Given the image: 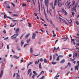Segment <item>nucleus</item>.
I'll return each instance as SVG.
<instances>
[{
	"mask_svg": "<svg viewBox=\"0 0 79 79\" xmlns=\"http://www.w3.org/2000/svg\"><path fill=\"white\" fill-rule=\"evenodd\" d=\"M72 5L71 6V7L73 8L72 9L74 10L76 12V6L78 5V3H76L75 1H72Z\"/></svg>",
	"mask_w": 79,
	"mask_h": 79,
	"instance_id": "1",
	"label": "nucleus"
},
{
	"mask_svg": "<svg viewBox=\"0 0 79 79\" xmlns=\"http://www.w3.org/2000/svg\"><path fill=\"white\" fill-rule=\"evenodd\" d=\"M49 3V1L48 0H44V4L45 6H47V13H48V3Z\"/></svg>",
	"mask_w": 79,
	"mask_h": 79,
	"instance_id": "2",
	"label": "nucleus"
},
{
	"mask_svg": "<svg viewBox=\"0 0 79 79\" xmlns=\"http://www.w3.org/2000/svg\"><path fill=\"white\" fill-rule=\"evenodd\" d=\"M19 28H17L15 30V32L16 33V34H15L11 36V37H13L14 36L15 37H17V36H18L19 35Z\"/></svg>",
	"mask_w": 79,
	"mask_h": 79,
	"instance_id": "3",
	"label": "nucleus"
},
{
	"mask_svg": "<svg viewBox=\"0 0 79 79\" xmlns=\"http://www.w3.org/2000/svg\"><path fill=\"white\" fill-rule=\"evenodd\" d=\"M57 3V0H55V3H54V6H52V8L53 10H55V6L56 5V3Z\"/></svg>",
	"mask_w": 79,
	"mask_h": 79,
	"instance_id": "4",
	"label": "nucleus"
},
{
	"mask_svg": "<svg viewBox=\"0 0 79 79\" xmlns=\"http://www.w3.org/2000/svg\"><path fill=\"white\" fill-rule=\"evenodd\" d=\"M44 14L45 16V18H46V19H47L48 20V22H50V21H51L52 20H51L50 19H48L47 18V15H46V13H45V10H44Z\"/></svg>",
	"mask_w": 79,
	"mask_h": 79,
	"instance_id": "5",
	"label": "nucleus"
},
{
	"mask_svg": "<svg viewBox=\"0 0 79 79\" xmlns=\"http://www.w3.org/2000/svg\"><path fill=\"white\" fill-rule=\"evenodd\" d=\"M63 5V3L59 2V3H58V6H59V7H61Z\"/></svg>",
	"mask_w": 79,
	"mask_h": 79,
	"instance_id": "6",
	"label": "nucleus"
},
{
	"mask_svg": "<svg viewBox=\"0 0 79 79\" xmlns=\"http://www.w3.org/2000/svg\"><path fill=\"white\" fill-rule=\"evenodd\" d=\"M35 36H36V34L35 33H34L32 36V39H35Z\"/></svg>",
	"mask_w": 79,
	"mask_h": 79,
	"instance_id": "7",
	"label": "nucleus"
},
{
	"mask_svg": "<svg viewBox=\"0 0 79 79\" xmlns=\"http://www.w3.org/2000/svg\"><path fill=\"white\" fill-rule=\"evenodd\" d=\"M3 70H2L1 71V73L0 74V78L2 76V75H3Z\"/></svg>",
	"mask_w": 79,
	"mask_h": 79,
	"instance_id": "8",
	"label": "nucleus"
},
{
	"mask_svg": "<svg viewBox=\"0 0 79 79\" xmlns=\"http://www.w3.org/2000/svg\"><path fill=\"white\" fill-rule=\"evenodd\" d=\"M70 3H71L70 2H69V3H67V5H66V6H67V7H68V8L69 9V8H70V6H69V5L70 4Z\"/></svg>",
	"mask_w": 79,
	"mask_h": 79,
	"instance_id": "9",
	"label": "nucleus"
},
{
	"mask_svg": "<svg viewBox=\"0 0 79 79\" xmlns=\"http://www.w3.org/2000/svg\"><path fill=\"white\" fill-rule=\"evenodd\" d=\"M44 73V71H42L41 72V73H40V74H39V75L37 76V78H38V77H39V76H40V75H41V74H42V73Z\"/></svg>",
	"mask_w": 79,
	"mask_h": 79,
	"instance_id": "10",
	"label": "nucleus"
},
{
	"mask_svg": "<svg viewBox=\"0 0 79 79\" xmlns=\"http://www.w3.org/2000/svg\"><path fill=\"white\" fill-rule=\"evenodd\" d=\"M65 11V10H64V9L62 8V9L60 11L62 12V13H64V12Z\"/></svg>",
	"mask_w": 79,
	"mask_h": 79,
	"instance_id": "11",
	"label": "nucleus"
},
{
	"mask_svg": "<svg viewBox=\"0 0 79 79\" xmlns=\"http://www.w3.org/2000/svg\"><path fill=\"white\" fill-rule=\"evenodd\" d=\"M31 71H32V70L31 69H29L28 71L27 74H29V73H30V72H31Z\"/></svg>",
	"mask_w": 79,
	"mask_h": 79,
	"instance_id": "12",
	"label": "nucleus"
},
{
	"mask_svg": "<svg viewBox=\"0 0 79 79\" xmlns=\"http://www.w3.org/2000/svg\"><path fill=\"white\" fill-rule=\"evenodd\" d=\"M29 35H30V34L29 33L27 34L26 36H25V38L26 39H27V38L29 36Z\"/></svg>",
	"mask_w": 79,
	"mask_h": 79,
	"instance_id": "13",
	"label": "nucleus"
},
{
	"mask_svg": "<svg viewBox=\"0 0 79 79\" xmlns=\"http://www.w3.org/2000/svg\"><path fill=\"white\" fill-rule=\"evenodd\" d=\"M39 62V59H38L37 60L35 61V64H38Z\"/></svg>",
	"mask_w": 79,
	"mask_h": 79,
	"instance_id": "14",
	"label": "nucleus"
},
{
	"mask_svg": "<svg viewBox=\"0 0 79 79\" xmlns=\"http://www.w3.org/2000/svg\"><path fill=\"white\" fill-rule=\"evenodd\" d=\"M65 61V60L64 59H63L60 62V63H64V62Z\"/></svg>",
	"mask_w": 79,
	"mask_h": 79,
	"instance_id": "15",
	"label": "nucleus"
},
{
	"mask_svg": "<svg viewBox=\"0 0 79 79\" xmlns=\"http://www.w3.org/2000/svg\"><path fill=\"white\" fill-rule=\"evenodd\" d=\"M62 20L63 21L62 22H64V23L65 24L68 25V23L66 21H65V20L63 19H62Z\"/></svg>",
	"mask_w": 79,
	"mask_h": 79,
	"instance_id": "16",
	"label": "nucleus"
},
{
	"mask_svg": "<svg viewBox=\"0 0 79 79\" xmlns=\"http://www.w3.org/2000/svg\"><path fill=\"white\" fill-rule=\"evenodd\" d=\"M33 63L32 62H30V63H29L27 65V68H28V67H29V65H30V64H31L32 63Z\"/></svg>",
	"mask_w": 79,
	"mask_h": 79,
	"instance_id": "17",
	"label": "nucleus"
},
{
	"mask_svg": "<svg viewBox=\"0 0 79 79\" xmlns=\"http://www.w3.org/2000/svg\"><path fill=\"white\" fill-rule=\"evenodd\" d=\"M30 52L31 53H32V52H33V50H32V48H30Z\"/></svg>",
	"mask_w": 79,
	"mask_h": 79,
	"instance_id": "18",
	"label": "nucleus"
},
{
	"mask_svg": "<svg viewBox=\"0 0 79 79\" xmlns=\"http://www.w3.org/2000/svg\"><path fill=\"white\" fill-rule=\"evenodd\" d=\"M6 7L7 8L10 9V5L9 4H7L6 6Z\"/></svg>",
	"mask_w": 79,
	"mask_h": 79,
	"instance_id": "19",
	"label": "nucleus"
},
{
	"mask_svg": "<svg viewBox=\"0 0 79 79\" xmlns=\"http://www.w3.org/2000/svg\"><path fill=\"white\" fill-rule=\"evenodd\" d=\"M38 0V7H39V10H40V4L39 3V0ZM35 2H36V0H35Z\"/></svg>",
	"mask_w": 79,
	"mask_h": 79,
	"instance_id": "20",
	"label": "nucleus"
},
{
	"mask_svg": "<svg viewBox=\"0 0 79 79\" xmlns=\"http://www.w3.org/2000/svg\"><path fill=\"white\" fill-rule=\"evenodd\" d=\"M58 73H57L56 76L54 77V79H56L57 77H59V75H58Z\"/></svg>",
	"mask_w": 79,
	"mask_h": 79,
	"instance_id": "21",
	"label": "nucleus"
},
{
	"mask_svg": "<svg viewBox=\"0 0 79 79\" xmlns=\"http://www.w3.org/2000/svg\"><path fill=\"white\" fill-rule=\"evenodd\" d=\"M41 67H42V65H41V63H40L39 64V68L40 69H42V68Z\"/></svg>",
	"mask_w": 79,
	"mask_h": 79,
	"instance_id": "22",
	"label": "nucleus"
},
{
	"mask_svg": "<svg viewBox=\"0 0 79 79\" xmlns=\"http://www.w3.org/2000/svg\"><path fill=\"white\" fill-rule=\"evenodd\" d=\"M14 58H16V59H18L19 58V57H18L14 55Z\"/></svg>",
	"mask_w": 79,
	"mask_h": 79,
	"instance_id": "23",
	"label": "nucleus"
},
{
	"mask_svg": "<svg viewBox=\"0 0 79 79\" xmlns=\"http://www.w3.org/2000/svg\"><path fill=\"white\" fill-rule=\"evenodd\" d=\"M21 46H23V45L24 44V42H23V40H22L21 42Z\"/></svg>",
	"mask_w": 79,
	"mask_h": 79,
	"instance_id": "24",
	"label": "nucleus"
},
{
	"mask_svg": "<svg viewBox=\"0 0 79 79\" xmlns=\"http://www.w3.org/2000/svg\"><path fill=\"white\" fill-rule=\"evenodd\" d=\"M44 62L45 63H47V59H44Z\"/></svg>",
	"mask_w": 79,
	"mask_h": 79,
	"instance_id": "25",
	"label": "nucleus"
},
{
	"mask_svg": "<svg viewBox=\"0 0 79 79\" xmlns=\"http://www.w3.org/2000/svg\"><path fill=\"white\" fill-rule=\"evenodd\" d=\"M16 74L17 75L16 77H17L18 78H19V77H20V76H19V74H18V73H16Z\"/></svg>",
	"mask_w": 79,
	"mask_h": 79,
	"instance_id": "26",
	"label": "nucleus"
},
{
	"mask_svg": "<svg viewBox=\"0 0 79 79\" xmlns=\"http://www.w3.org/2000/svg\"><path fill=\"white\" fill-rule=\"evenodd\" d=\"M78 66H78V65H77L75 67V69L76 70L77 69V70H78Z\"/></svg>",
	"mask_w": 79,
	"mask_h": 79,
	"instance_id": "27",
	"label": "nucleus"
},
{
	"mask_svg": "<svg viewBox=\"0 0 79 79\" xmlns=\"http://www.w3.org/2000/svg\"><path fill=\"white\" fill-rule=\"evenodd\" d=\"M61 18H62V17H59V18L60 19H61V20H60V22H63V20H62V19H63Z\"/></svg>",
	"mask_w": 79,
	"mask_h": 79,
	"instance_id": "28",
	"label": "nucleus"
},
{
	"mask_svg": "<svg viewBox=\"0 0 79 79\" xmlns=\"http://www.w3.org/2000/svg\"><path fill=\"white\" fill-rule=\"evenodd\" d=\"M28 26H29V27H31V24L30 23H28Z\"/></svg>",
	"mask_w": 79,
	"mask_h": 79,
	"instance_id": "29",
	"label": "nucleus"
},
{
	"mask_svg": "<svg viewBox=\"0 0 79 79\" xmlns=\"http://www.w3.org/2000/svg\"><path fill=\"white\" fill-rule=\"evenodd\" d=\"M64 15H68V13H67V12H66V11L64 12Z\"/></svg>",
	"mask_w": 79,
	"mask_h": 79,
	"instance_id": "30",
	"label": "nucleus"
},
{
	"mask_svg": "<svg viewBox=\"0 0 79 79\" xmlns=\"http://www.w3.org/2000/svg\"><path fill=\"white\" fill-rule=\"evenodd\" d=\"M13 24V23H11V24L10 25V27H14V26H15V25H14L12 26L11 25H12Z\"/></svg>",
	"mask_w": 79,
	"mask_h": 79,
	"instance_id": "31",
	"label": "nucleus"
},
{
	"mask_svg": "<svg viewBox=\"0 0 79 79\" xmlns=\"http://www.w3.org/2000/svg\"><path fill=\"white\" fill-rule=\"evenodd\" d=\"M13 16H16V17H18V15H15V14H13L12 15Z\"/></svg>",
	"mask_w": 79,
	"mask_h": 79,
	"instance_id": "32",
	"label": "nucleus"
},
{
	"mask_svg": "<svg viewBox=\"0 0 79 79\" xmlns=\"http://www.w3.org/2000/svg\"><path fill=\"white\" fill-rule=\"evenodd\" d=\"M49 5H51V6H53V2H51L49 3Z\"/></svg>",
	"mask_w": 79,
	"mask_h": 79,
	"instance_id": "33",
	"label": "nucleus"
},
{
	"mask_svg": "<svg viewBox=\"0 0 79 79\" xmlns=\"http://www.w3.org/2000/svg\"><path fill=\"white\" fill-rule=\"evenodd\" d=\"M31 41V40L30 39H29V40H27V43H29V42H30Z\"/></svg>",
	"mask_w": 79,
	"mask_h": 79,
	"instance_id": "34",
	"label": "nucleus"
},
{
	"mask_svg": "<svg viewBox=\"0 0 79 79\" xmlns=\"http://www.w3.org/2000/svg\"><path fill=\"white\" fill-rule=\"evenodd\" d=\"M11 39H13V40H15V39H16V37H11Z\"/></svg>",
	"mask_w": 79,
	"mask_h": 79,
	"instance_id": "35",
	"label": "nucleus"
},
{
	"mask_svg": "<svg viewBox=\"0 0 79 79\" xmlns=\"http://www.w3.org/2000/svg\"><path fill=\"white\" fill-rule=\"evenodd\" d=\"M60 60V58H59V57L58 56L56 60V61H59Z\"/></svg>",
	"mask_w": 79,
	"mask_h": 79,
	"instance_id": "36",
	"label": "nucleus"
},
{
	"mask_svg": "<svg viewBox=\"0 0 79 79\" xmlns=\"http://www.w3.org/2000/svg\"><path fill=\"white\" fill-rule=\"evenodd\" d=\"M56 63V62H52V64H55Z\"/></svg>",
	"mask_w": 79,
	"mask_h": 79,
	"instance_id": "37",
	"label": "nucleus"
},
{
	"mask_svg": "<svg viewBox=\"0 0 79 79\" xmlns=\"http://www.w3.org/2000/svg\"><path fill=\"white\" fill-rule=\"evenodd\" d=\"M7 17L6 15H4V19H5L6 18V17Z\"/></svg>",
	"mask_w": 79,
	"mask_h": 79,
	"instance_id": "38",
	"label": "nucleus"
},
{
	"mask_svg": "<svg viewBox=\"0 0 79 79\" xmlns=\"http://www.w3.org/2000/svg\"><path fill=\"white\" fill-rule=\"evenodd\" d=\"M29 45V44H25L24 46V47H25L26 46H27V45Z\"/></svg>",
	"mask_w": 79,
	"mask_h": 79,
	"instance_id": "39",
	"label": "nucleus"
},
{
	"mask_svg": "<svg viewBox=\"0 0 79 79\" xmlns=\"http://www.w3.org/2000/svg\"><path fill=\"white\" fill-rule=\"evenodd\" d=\"M8 37H7L6 38L4 39V40H7V39H8Z\"/></svg>",
	"mask_w": 79,
	"mask_h": 79,
	"instance_id": "40",
	"label": "nucleus"
},
{
	"mask_svg": "<svg viewBox=\"0 0 79 79\" xmlns=\"http://www.w3.org/2000/svg\"><path fill=\"white\" fill-rule=\"evenodd\" d=\"M68 66H71V63H70L69 62L68 64Z\"/></svg>",
	"mask_w": 79,
	"mask_h": 79,
	"instance_id": "41",
	"label": "nucleus"
},
{
	"mask_svg": "<svg viewBox=\"0 0 79 79\" xmlns=\"http://www.w3.org/2000/svg\"><path fill=\"white\" fill-rule=\"evenodd\" d=\"M10 45V44H9L8 45H7V48L8 50L9 49V46Z\"/></svg>",
	"mask_w": 79,
	"mask_h": 79,
	"instance_id": "42",
	"label": "nucleus"
},
{
	"mask_svg": "<svg viewBox=\"0 0 79 79\" xmlns=\"http://www.w3.org/2000/svg\"><path fill=\"white\" fill-rule=\"evenodd\" d=\"M71 61H74V60L73 59H72L71 58H70Z\"/></svg>",
	"mask_w": 79,
	"mask_h": 79,
	"instance_id": "43",
	"label": "nucleus"
},
{
	"mask_svg": "<svg viewBox=\"0 0 79 79\" xmlns=\"http://www.w3.org/2000/svg\"><path fill=\"white\" fill-rule=\"evenodd\" d=\"M23 6H26V4H23L22 5Z\"/></svg>",
	"mask_w": 79,
	"mask_h": 79,
	"instance_id": "44",
	"label": "nucleus"
},
{
	"mask_svg": "<svg viewBox=\"0 0 79 79\" xmlns=\"http://www.w3.org/2000/svg\"><path fill=\"white\" fill-rule=\"evenodd\" d=\"M63 39H65L64 40V41H66V40H68V38H64Z\"/></svg>",
	"mask_w": 79,
	"mask_h": 79,
	"instance_id": "45",
	"label": "nucleus"
},
{
	"mask_svg": "<svg viewBox=\"0 0 79 79\" xmlns=\"http://www.w3.org/2000/svg\"><path fill=\"white\" fill-rule=\"evenodd\" d=\"M12 21H14V22H15V21H16L17 23H18V21L17 20H13V19H12Z\"/></svg>",
	"mask_w": 79,
	"mask_h": 79,
	"instance_id": "46",
	"label": "nucleus"
},
{
	"mask_svg": "<svg viewBox=\"0 0 79 79\" xmlns=\"http://www.w3.org/2000/svg\"><path fill=\"white\" fill-rule=\"evenodd\" d=\"M76 23L77 25H78V24H79V23L78 21L76 22Z\"/></svg>",
	"mask_w": 79,
	"mask_h": 79,
	"instance_id": "47",
	"label": "nucleus"
},
{
	"mask_svg": "<svg viewBox=\"0 0 79 79\" xmlns=\"http://www.w3.org/2000/svg\"><path fill=\"white\" fill-rule=\"evenodd\" d=\"M34 16H37V15L36 13H35L34 14Z\"/></svg>",
	"mask_w": 79,
	"mask_h": 79,
	"instance_id": "48",
	"label": "nucleus"
},
{
	"mask_svg": "<svg viewBox=\"0 0 79 79\" xmlns=\"http://www.w3.org/2000/svg\"><path fill=\"white\" fill-rule=\"evenodd\" d=\"M40 61H43V59L42 58H41L40 59Z\"/></svg>",
	"mask_w": 79,
	"mask_h": 79,
	"instance_id": "49",
	"label": "nucleus"
},
{
	"mask_svg": "<svg viewBox=\"0 0 79 79\" xmlns=\"http://www.w3.org/2000/svg\"><path fill=\"white\" fill-rule=\"evenodd\" d=\"M75 56H77V53L75 54Z\"/></svg>",
	"mask_w": 79,
	"mask_h": 79,
	"instance_id": "50",
	"label": "nucleus"
},
{
	"mask_svg": "<svg viewBox=\"0 0 79 79\" xmlns=\"http://www.w3.org/2000/svg\"><path fill=\"white\" fill-rule=\"evenodd\" d=\"M52 56H50V60H52Z\"/></svg>",
	"mask_w": 79,
	"mask_h": 79,
	"instance_id": "51",
	"label": "nucleus"
},
{
	"mask_svg": "<svg viewBox=\"0 0 79 79\" xmlns=\"http://www.w3.org/2000/svg\"><path fill=\"white\" fill-rule=\"evenodd\" d=\"M23 58H22V60H21L22 63H23Z\"/></svg>",
	"mask_w": 79,
	"mask_h": 79,
	"instance_id": "52",
	"label": "nucleus"
},
{
	"mask_svg": "<svg viewBox=\"0 0 79 79\" xmlns=\"http://www.w3.org/2000/svg\"><path fill=\"white\" fill-rule=\"evenodd\" d=\"M56 47H54V49H53V51H55V50H56Z\"/></svg>",
	"mask_w": 79,
	"mask_h": 79,
	"instance_id": "53",
	"label": "nucleus"
},
{
	"mask_svg": "<svg viewBox=\"0 0 79 79\" xmlns=\"http://www.w3.org/2000/svg\"><path fill=\"white\" fill-rule=\"evenodd\" d=\"M56 34H53V35H52V36L53 37H56Z\"/></svg>",
	"mask_w": 79,
	"mask_h": 79,
	"instance_id": "54",
	"label": "nucleus"
},
{
	"mask_svg": "<svg viewBox=\"0 0 79 79\" xmlns=\"http://www.w3.org/2000/svg\"><path fill=\"white\" fill-rule=\"evenodd\" d=\"M71 40L72 42H74V39H71Z\"/></svg>",
	"mask_w": 79,
	"mask_h": 79,
	"instance_id": "55",
	"label": "nucleus"
},
{
	"mask_svg": "<svg viewBox=\"0 0 79 79\" xmlns=\"http://www.w3.org/2000/svg\"><path fill=\"white\" fill-rule=\"evenodd\" d=\"M59 50V47H58L57 48H56V50Z\"/></svg>",
	"mask_w": 79,
	"mask_h": 79,
	"instance_id": "56",
	"label": "nucleus"
},
{
	"mask_svg": "<svg viewBox=\"0 0 79 79\" xmlns=\"http://www.w3.org/2000/svg\"><path fill=\"white\" fill-rule=\"evenodd\" d=\"M3 32L4 34H6V31L4 30Z\"/></svg>",
	"mask_w": 79,
	"mask_h": 79,
	"instance_id": "57",
	"label": "nucleus"
},
{
	"mask_svg": "<svg viewBox=\"0 0 79 79\" xmlns=\"http://www.w3.org/2000/svg\"><path fill=\"white\" fill-rule=\"evenodd\" d=\"M17 50L19 51H20V50H21V49H20V48H18Z\"/></svg>",
	"mask_w": 79,
	"mask_h": 79,
	"instance_id": "58",
	"label": "nucleus"
},
{
	"mask_svg": "<svg viewBox=\"0 0 79 79\" xmlns=\"http://www.w3.org/2000/svg\"><path fill=\"white\" fill-rule=\"evenodd\" d=\"M77 63L78 64L77 66H79V61H78L77 62Z\"/></svg>",
	"mask_w": 79,
	"mask_h": 79,
	"instance_id": "59",
	"label": "nucleus"
},
{
	"mask_svg": "<svg viewBox=\"0 0 79 79\" xmlns=\"http://www.w3.org/2000/svg\"><path fill=\"white\" fill-rule=\"evenodd\" d=\"M71 56H72V55L71 54H69V57H71Z\"/></svg>",
	"mask_w": 79,
	"mask_h": 79,
	"instance_id": "60",
	"label": "nucleus"
},
{
	"mask_svg": "<svg viewBox=\"0 0 79 79\" xmlns=\"http://www.w3.org/2000/svg\"><path fill=\"white\" fill-rule=\"evenodd\" d=\"M33 74H36V72L35 71H33Z\"/></svg>",
	"mask_w": 79,
	"mask_h": 79,
	"instance_id": "61",
	"label": "nucleus"
},
{
	"mask_svg": "<svg viewBox=\"0 0 79 79\" xmlns=\"http://www.w3.org/2000/svg\"><path fill=\"white\" fill-rule=\"evenodd\" d=\"M34 76H35V75H33L32 77V78H33V79H34Z\"/></svg>",
	"mask_w": 79,
	"mask_h": 79,
	"instance_id": "62",
	"label": "nucleus"
},
{
	"mask_svg": "<svg viewBox=\"0 0 79 79\" xmlns=\"http://www.w3.org/2000/svg\"><path fill=\"white\" fill-rule=\"evenodd\" d=\"M11 4L13 6H14V7H15V4H13V3H12Z\"/></svg>",
	"mask_w": 79,
	"mask_h": 79,
	"instance_id": "63",
	"label": "nucleus"
},
{
	"mask_svg": "<svg viewBox=\"0 0 79 79\" xmlns=\"http://www.w3.org/2000/svg\"><path fill=\"white\" fill-rule=\"evenodd\" d=\"M59 57H60V58H62V57H63V56H58Z\"/></svg>",
	"mask_w": 79,
	"mask_h": 79,
	"instance_id": "64",
	"label": "nucleus"
}]
</instances>
